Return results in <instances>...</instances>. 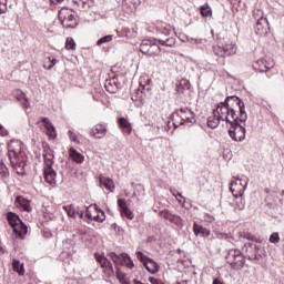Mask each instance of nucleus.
<instances>
[{
    "instance_id": "nucleus-1",
    "label": "nucleus",
    "mask_w": 284,
    "mask_h": 284,
    "mask_svg": "<svg viewBox=\"0 0 284 284\" xmlns=\"http://www.w3.org/2000/svg\"><path fill=\"white\" fill-rule=\"evenodd\" d=\"M21 145L19 140H11L8 143V154L13 170H16L17 174L23 176L26 174V165H28V155Z\"/></svg>"
},
{
    "instance_id": "nucleus-2",
    "label": "nucleus",
    "mask_w": 284,
    "mask_h": 284,
    "mask_svg": "<svg viewBox=\"0 0 284 284\" xmlns=\"http://www.w3.org/2000/svg\"><path fill=\"white\" fill-rule=\"evenodd\" d=\"M247 183L248 180L245 182V185L243 186V183L239 178H233V180L231 181L230 191L232 192L234 199H236V210H245V199H243V194L245 190H247Z\"/></svg>"
},
{
    "instance_id": "nucleus-3",
    "label": "nucleus",
    "mask_w": 284,
    "mask_h": 284,
    "mask_svg": "<svg viewBox=\"0 0 284 284\" xmlns=\"http://www.w3.org/2000/svg\"><path fill=\"white\" fill-rule=\"evenodd\" d=\"M224 103L229 106L230 110H234V113L237 114V118L241 123L247 121V112L245 111V102L236 95L226 97Z\"/></svg>"
},
{
    "instance_id": "nucleus-4",
    "label": "nucleus",
    "mask_w": 284,
    "mask_h": 284,
    "mask_svg": "<svg viewBox=\"0 0 284 284\" xmlns=\"http://www.w3.org/2000/svg\"><path fill=\"white\" fill-rule=\"evenodd\" d=\"M196 114L193 113L190 108H182L178 111L173 112L171 119L173 121L174 128H179V125H184L185 123H196Z\"/></svg>"
},
{
    "instance_id": "nucleus-5",
    "label": "nucleus",
    "mask_w": 284,
    "mask_h": 284,
    "mask_svg": "<svg viewBox=\"0 0 284 284\" xmlns=\"http://www.w3.org/2000/svg\"><path fill=\"white\" fill-rule=\"evenodd\" d=\"M213 114H217L222 121H226V123H234L239 118V113L234 112V109H230L225 102H221L217 104L216 110L213 111Z\"/></svg>"
},
{
    "instance_id": "nucleus-6",
    "label": "nucleus",
    "mask_w": 284,
    "mask_h": 284,
    "mask_svg": "<svg viewBox=\"0 0 284 284\" xmlns=\"http://www.w3.org/2000/svg\"><path fill=\"white\" fill-rule=\"evenodd\" d=\"M229 123L231 125L229 129V136H231V139L235 142L245 141V125L241 124V120L235 118V121Z\"/></svg>"
},
{
    "instance_id": "nucleus-7",
    "label": "nucleus",
    "mask_w": 284,
    "mask_h": 284,
    "mask_svg": "<svg viewBox=\"0 0 284 284\" xmlns=\"http://www.w3.org/2000/svg\"><path fill=\"white\" fill-rule=\"evenodd\" d=\"M59 21L63 26V28H77L79 26V22H77V18L74 14H72V10L70 9H62L59 11L58 14Z\"/></svg>"
},
{
    "instance_id": "nucleus-8",
    "label": "nucleus",
    "mask_w": 284,
    "mask_h": 284,
    "mask_svg": "<svg viewBox=\"0 0 284 284\" xmlns=\"http://www.w3.org/2000/svg\"><path fill=\"white\" fill-rule=\"evenodd\" d=\"M254 32L258 37H267V33L270 32V21H267V18L261 17L257 20Z\"/></svg>"
},
{
    "instance_id": "nucleus-9",
    "label": "nucleus",
    "mask_w": 284,
    "mask_h": 284,
    "mask_svg": "<svg viewBox=\"0 0 284 284\" xmlns=\"http://www.w3.org/2000/svg\"><path fill=\"white\" fill-rule=\"evenodd\" d=\"M229 265H243V253L239 248H232L226 256Z\"/></svg>"
},
{
    "instance_id": "nucleus-10",
    "label": "nucleus",
    "mask_w": 284,
    "mask_h": 284,
    "mask_svg": "<svg viewBox=\"0 0 284 284\" xmlns=\"http://www.w3.org/2000/svg\"><path fill=\"white\" fill-rule=\"evenodd\" d=\"M95 260L98 261L102 270H104L106 276H114V266H112V262H110L108 257L95 254Z\"/></svg>"
},
{
    "instance_id": "nucleus-11",
    "label": "nucleus",
    "mask_w": 284,
    "mask_h": 284,
    "mask_svg": "<svg viewBox=\"0 0 284 284\" xmlns=\"http://www.w3.org/2000/svg\"><path fill=\"white\" fill-rule=\"evenodd\" d=\"M244 247L246 250V256L248 261H261L262 255L258 252L261 250L258 245L248 243L245 244Z\"/></svg>"
},
{
    "instance_id": "nucleus-12",
    "label": "nucleus",
    "mask_w": 284,
    "mask_h": 284,
    "mask_svg": "<svg viewBox=\"0 0 284 284\" xmlns=\"http://www.w3.org/2000/svg\"><path fill=\"white\" fill-rule=\"evenodd\" d=\"M159 215L162 219L170 221V223H173V225H176V227H181V225H183V220L181 219V216H179L176 214H172V212H170V210L160 211Z\"/></svg>"
},
{
    "instance_id": "nucleus-13",
    "label": "nucleus",
    "mask_w": 284,
    "mask_h": 284,
    "mask_svg": "<svg viewBox=\"0 0 284 284\" xmlns=\"http://www.w3.org/2000/svg\"><path fill=\"white\" fill-rule=\"evenodd\" d=\"M44 181L51 187H57V171L52 166H44L43 168Z\"/></svg>"
},
{
    "instance_id": "nucleus-14",
    "label": "nucleus",
    "mask_w": 284,
    "mask_h": 284,
    "mask_svg": "<svg viewBox=\"0 0 284 284\" xmlns=\"http://www.w3.org/2000/svg\"><path fill=\"white\" fill-rule=\"evenodd\" d=\"M43 161L44 168H52L54 165V151L50 149L49 144H43Z\"/></svg>"
},
{
    "instance_id": "nucleus-15",
    "label": "nucleus",
    "mask_w": 284,
    "mask_h": 284,
    "mask_svg": "<svg viewBox=\"0 0 284 284\" xmlns=\"http://www.w3.org/2000/svg\"><path fill=\"white\" fill-rule=\"evenodd\" d=\"M109 256L113 261V263L116 265V267H115L116 278H119V281H121V278L125 277V275L123 273H121V268H119V265H123V253L119 255L115 252H111L109 254Z\"/></svg>"
},
{
    "instance_id": "nucleus-16",
    "label": "nucleus",
    "mask_w": 284,
    "mask_h": 284,
    "mask_svg": "<svg viewBox=\"0 0 284 284\" xmlns=\"http://www.w3.org/2000/svg\"><path fill=\"white\" fill-rule=\"evenodd\" d=\"M118 206L120 207L121 216L123 219H129L132 221L134 219V212L128 207V203L123 199L118 200Z\"/></svg>"
},
{
    "instance_id": "nucleus-17",
    "label": "nucleus",
    "mask_w": 284,
    "mask_h": 284,
    "mask_svg": "<svg viewBox=\"0 0 284 284\" xmlns=\"http://www.w3.org/2000/svg\"><path fill=\"white\" fill-rule=\"evenodd\" d=\"M108 134V126L105 124H95L90 132L91 136L94 139H103Z\"/></svg>"
},
{
    "instance_id": "nucleus-18",
    "label": "nucleus",
    "mask_w": 284,
    "mask_h": 284,
    "mask_svg": "<svg viewBox=\"0 0 284 284\" xmlns=\"http://www.w3.org/2000/svg\"><path fill=\"white\" fill-rule=\"evenodd\" d=\"M104 88L106 92H110V94H116V92H119V88H121V83H119L116 78H112L105 81Z\"/></svg>"
},
{
    "instance_id": "nucleus-19",
    "label": "nucleus",
    "mask_w": 284,
    "mask_h": 284,
    "mask_svg": "<svg viewBox=\"0 0 284 284\" xmlns=\"http://www.w3.org/2000/svg\"><path fill=\"white\" fill-rule=\"evenodd\" d=\"M156 41L158 40H143L140 44V52L142 54H149V57H152V50L150 48H156Z\"/></svg>"
},
{
    "instance_id": "nucleus-20",
    "label": "nucleus",
    "mask_w": 284,
    "mask_h": 284,
    "mask_svg": "<svg viewBox=\"0 0 284 284\" xmlns=\"http://www.w3.org/2000/svg\"><path fill=\"white\" fill-rule=\"evenodd\" d=\"M101 187H105L109 192H114V181L103 175L99 176Z\"/></svg>"
},
{
    "instance_id": "nucleus-21",
    "label": "nucleus",
    "mask_w": 284,
    "mask_h": 284,
    "mask_svg": "<svg viewBox=\"0 0 284 284\" xmlns=\"http://www.w3.org/2000/svg\"><path fill=\"white\" fill-rule=\"evenodd\" d=\"M193 232L195 236H199V234H201V236L207 237L211 234L210 230L203 227V225H200L196 222L193 223Z\"/></svg>"
},
{
    "instance_id": "nucleus-22",
    "label": "nucleus",
    "mask_w": 284,
    "mask_h": 284,
    "mask_svg": "<svg viewBox=\"0 0 284 284\" xmlns=\"http://www.w3.org/2000/svg\"><path fill=\"white\" fill-rule=\"evenodd\" d=\"M119 125L124 134H132V125L125 118L119 119Z\"/></svg>"
},
{
    "instance_id": "nucleus-23",
    "label": "nucleus",
    "mask_w": 284,
    "mask_h": 284,
    "mask_svg": "<svg viewBox=\"0 0 284 284\" xmlns=\"http://www.w3.org/2000/svg\"><path fill=\"white\" fill-rule=\"evenodd\" d=\"M143 196H145V189L138 185L132 194V199H134L135 203H141V201H143Z\"/></svg>"
},
{
    "instance_id": "nucleus-24",
    "label": "nucleus",
    "mask_w": 284,
    "mask_h": 284,
    "mask_svg": "<svg viewBox=\"0 0 284 284\" xmlns=\"http://www.w3.org/2000/svg\"><path fill=\"white\" fill-rule=\"evenodd\" d=\"M7 221L13 230L18 223H21V217H19V215L14 212H8L7 213Z\"/></svg>"
},
{
    "instance_id": "nucleus-25",
    "label": "nucleus",
    "mask_w": 284,
    "mask_h": 284,
    "mask_svg": "<svg viewBox=\"0 0 284 284\" xmlns=\"http://www.w3.org/2000/svg\"><path fill=\"white\" fill-rule=\"evenodd\" d=\"M145 270H148V272H150V274H156L159 272V270H161V266H159V263H156L154 260H149L145 264H144Z\"/></svg>"
},
{
    "instance_id": "nucleus-26",
    "label": "nucleus",
    "mask_w": 284,
    "mask_h": 284,
    "mask_svg": "<svg viewBox=\"0 0 284 284\" xmlns=\"http://www.w3.org/2000/svg\"><path fill=\"white\" fill-rule=\"evenodd\" d=\"M138 6H141V0H123L122 1V7L129 8V12H134Z\"/></svg>"
},
{
    "instance_id": "nucleus-27",
    "label": "nucleus",
    "mask_w": 284,
    "mask_h": 284,
    "mask_svg": "<svg viewBox=\"0 0 284 284\" xmlns=\"http://www.w3.org/2000/svg\"><path fill=\"white\" fill-rule=\"evenodd\" d=\"M222 119L217 113H213L212 116H209L207 119V126L211 128V130H214L219 128V124L221 123Z\"/></svg>"
},
{
    "instance_id": "nucleus-28",
    "label": "nucleus",
    "mask_w": 284,
    "mask_h": 284,
    "mask_svg": "<svg viewBox=\"0 0 284 284\" xmlns=\"http://www.w3.org/2000/svg\"><path fill=\"white\" fill-rule=\"evenodd\" d=\"M73 3L82 10H90L94 6V0H73Z\"/></svg>"
},
{
    "instance_id": "nucleus-29",
    "label": "nucleus",
    "mask_w": 284,
    "mask_h": 284,
    "mask_svg": "<svg viewBox=\"0 0 284 284\" xmlns=\"http://www.w3.org/2000/svg\"><path fill=\"white\" fill-rule=\"evenodd\" d=\"M16 99L23 105L24 110H28V108H30V102L23 91H18V93L16 94Z\"/></svg>"
},
{
    "instance_id": "nucleus-30",
    "label": "nucleus",
    "mask_w": 284,
    "mask_h": 284,
    "mask_svg": "<svg viewBox=\"0 0 284 284\" xmlns=\"http://www.w3.org/2000/svg\"><path fill=\"white\" fill-rule=\"evenodd\" d=\"M13 232L16 234H19L20 236H26V234H28V226L26 225V223H23V221L20 220V223L16 225Z\"/></svg>"
},
{
    "instance_id": "nucleus-31",
    "label": "nucleus",
    "mask_w": 284,
    "mask_h": 284,
    "mask_svg": "<svg viewBox=\"0 0 284 284\" xmlns=\"http://www.w3.org/2000/svg\"><path fill=\"white\" fill-rule=\"evenodd\" d=\"M17 203L23 207L24 212H32V206H30V201H28L23 196H17L16 197Z\"/></svg>"
},
{
    "instance_id": "nucleus-32",
    "label": "nucleus",
    "mask_w": 284,
    "mask_h": 284,
    "mask_svg": "<svg viewBox=\"0 0 284 284\" xmlns=\"http://www.w3.org/2000/svg\"><path fill=\"white\" fill-rule=\"evenodd\" d=\"M12 267H13V272H17L19 276H23V274H26V270L23 268V264L21 263V261L14 258L12 261Z\"/></svg>"
},
{
    "instance_id": "nucleus-33",
    "label": "nucleus",
    "mask_w": 284,
    "mask_h": 284,
    "mask_svg": "<svg viewBox=\"0 0 284 284\" xmlns=\"http://www.w3.org/2000/svg\"><path fill=\"white\" fill-rule=\"evenodd\" d=\"M69 152L72 161H74L75 163H81L82 161L85 160V156L79 153L74 148H71Z\"/></svg>"
},
{
    "instance_id": "nucleus-34",
    "label": "nucleus",
    "mask_w": 284,
    "mask_h": 284,
    "mask_svg": "<svg viewBox=\"0 0 284 284\" xmlns=\"http://www.w3.org/2000/svg\"><path fill=\"white\" fill-rule=\"evenodd\" d=\"M122 265H125L129 270H134V261L128 253H122Z\"/></svg>"
},
{
    "instance_id": "nucleus-35",
    "label": "nucleus",
    "mask_w": 284,
    "mask_h": 284,
    "mask_svg": "<svg viewBox=\"0 0 284 284\" xmlns=\"http://www.w3.org/2000/svg\"><path fill=\"white\" fill-rule=\"evenodd\" d=\"M223 48L225 57H232V54H236V44L226 43Z\"/></svg>"
},
{
    "instance_id": "nucleus-36",
    "label": "nucleus",
    "mask_w": 284,
    "mask_h": 284,
    "mask_svg": "<svg viewBox=\"0 0 284 284\" xmlns=\"http://www.w3.org/2000/svg\"><path fill=\"white\" fill-rule=\"evenodd\" d=\"M158 43H160V45H164L165 48H172L175 45L176 39L174 38H166L165 40L158 39Z\"/></svg>"
},
{
    "instance_id": "nucleus-37",
    "label": "nucleus",
    "mask_w": 284,
    "mask_h": 284,
    "mask_svg": "<svg viewBox=\"0 0 284 284\" xmlns=\"http://www.w3.org/2000/svg\"><path fill=\"white\" fill-rule=\"evenodd\" d=\"M178 92L184 93L185 90H190V81L189 80H181L176 85Z\"/></svg>"
},
{
    "instance_id": "nucleus-38",
    "label": "nucleus",
    "mask_w": 284,
    "mask_h": 284,
    "mask_svg": "<svg viewBox=\"0 0 284 284\" xmlns=\"http://www.w3.org/2000/svg\"><path fill=\"white\" fill-rule=\"evenodd\" d=\"M85 234H88V231L85 229H77L73 231V239H77L78 241H83V239H85Z\"/></svg>"
},
{
    "instance_id": "nucleus-39",
    "label": "nucleus",
    "mask_w": 284,
    "mask_h": 284,
    "mask_svg": "<svg viewBox=\"0 0 284 284\" xmlns=\"http://www.w3.org/2000/svg\"><path fill=\"white\" fill-rule=\"evenodd\" d=\"M265 61L264 59L262 60H257L254 64H253V70H255V72H265V69L264 68H267L266 64H265Z\"/></svg>"
},
{
    "instance_id": "nucleus-40",
    "label": "nucleus",
    "mask_w": 284,
    "mask_h": 284,
    "mask_svg": "<svg viewBox=\"0 0 284 284\" xmlns=\"http://www.w3.org/2000/svg\"><path fill=\"white\" fill-rule=\"evenodd\" d=\"M200 14H202V17H212V7H210L209 3L201 6Z\"/></svg>"
},
{
    "instance_id": "nucleus-41",
    "label": "nucleus",
    "mask_w": 284,
    "mask_h": 284,
    "mask_svg": "<svg viewBox=\"0 0 284 284\" xmlns=\"http://www.w3.org/2000/svg\"><path fill=\"white\" fill-rule=\"evenodd\" d=\"M171 194L176 199L179 203H182V205H185V197L181 192H179L176 189H170Z\"/></svg>"
},
{
    "instance_id": "nucleus-42",
    "label": "nucleus",
    "mask_w": 284,
    "mask_h": 284,
    "mask_svg": "<svg viewBox=\"0 0 284 284\" xmlns=\"http://www.w3.org/2000/svg\"><path fill=\"white\" fill-rule=\"evenodd\" d=\"M0 176H2V179H8V176H10V171L8 170V166H6V163H3V160H0Z\"/></svg>"
},
{
    "instance_id": "nucleus-43",
    "label": "nucleus",
    "mask_w": 284,
    "mask_h": 284,
    "mask_svg": "<svg viewBox=\"0 0 284 284\" xmlns=\"http://www.w3.org/2000/svg\"><path fill=\"white\" fill-rule=\"evenodd\" d=\"M64 212H67L70 219H77V209L74 205L63 206Z\"/></svg>"
},
{
    "instance_id": "nucleus-44",
    "label": "nucleus",
    "mask_w": 284,
    "mask_h": 284,
    "mask_svg": "<svg viewBox=\"0 0 284 284\" xmlns=\"http://www.w3.org/2000/svg\"><path fill=\"white\" fill-rule=\"evenodd\" d=\"M45 129L49 139H57V129H54V124L51 123L48 126H45Z\"/></svg>"
},
{
    "instance_id": "nucleus-45",
    "label": "nucleus",
    "mask_w": 284,
    "mask_h": 284,
    "mask_svg": "<svg viewBox=\"0 0 284 284\" xmlns=\"http://www.w3.org/2000/svg\"><path fill=\"white\" fill-rule=\"evenodd\" d=\"M213 52L216 57L225 58L224 48L221 45H213Z\"/></svg>"
},
{
    "instance_id": "nucleus-46",
    "label": "nucleus",
    "mask_w": 284,
    "mask_h": 284,
    "mask_svg": "<svg viewBox=\"0 0 284 284\" xmlns=\"http://www.w3.org/2000/svg\"><path fill=\"white\" fill-rule=\"evenodd\" d=\"M136 258L142 262V265H145L151 258L143 254L142 251L135 252Z\"/></svg>"
},
{
    "instance_id": "nucleus-47",
    "label": "nucleus",
    "mask_w": 284,
    "mask_h": 284,
    "mask_svg": "<svg viewBox=\"0 0 284 284\" xmlns=\"http://www.w3.org/2000/svg\"><path fill=\"white\" fill-rule=\"evenodd\" d=\"M65 48L67 50H77V42H74V39L67 38Z\"/></svg>"
},
{
    "instance_id": "nucleus-48",
    "label": "nucleus",
    "mask_w": 284,
    "mask_h": 284,
    "mask_svg": "<svg viewBox=\"0 0 284 284\" xmlns=\"http://www.w3.org/2000/svg\"><path fill=\"white\" fill-rule=\"evenodd\" d=\"M112 41V36H104L98 40L97 45H103V43H110Z\"/></svg>"
},
{
    "instance_id": "nucleus-49",
    "label": "nucleus",
    "mask_w": 284,
    "mask_h": 284,
    "mask_svg": "<svg viewBox=\"0 0 284 284\" xmlns=\"http://www.w3.org/2000/svg\"><path fill=\"white\" fill-rule=\"evenodd\" d=\"M8 11V0H0V14H6Z\"/></svg>"
},
{
    "instance_id": "nucleus-50",
    "label": "nucleus",
    "mask_w": 284,
    "mask_h": 284,
    "mask_svg": "<svg viewBox=\"0 0 284 284\" xmlns=\"http://www.w3.org/2000/svg\"><path fill=\"white\" fill-rule=\"evenodd\" d=\"M270 243H278L281 241V236L278 235L277 232H274L271 234L270 239H268Z\"/></svg>"
},
{
    "instance_id": "nucleus-51",
    "label": "nucleus",
    "mask_w": 284,
    "mask_h": 284,
    "mask_svg": "<svg viewBox=\"0 0 284 284\" xmlns=\"http://www.w3.org/2000/svg\"><path fill=\"white\" fill-rule=\"evenodd\" d=\"M124 33L128 39H134L136 37V30L134 29H124Z\"/></svg>"
},
{
    "instance_id": "nucleus-52",
    "label": "nucleus",
    "mask_w": 284,
    "mask_h": 284,
    "mask_svg": "<svg viewBox=\"0 0 284 284\" xmlns=\"http://www.w3.org/2000/svg\"><path fill=\"white\" fill-rule=\"evenodd\" d=\"M240 236H241V239H246L247 241L254 240V235H252V233L245 232V231L240 232Z\"/></svg>"
},
{
    "instance_id": "nucleus-53",
    "label": "nucleus",
    "mask_w": 284,
    "mask_h": 284,
    "mask_svg": "<svg viewBox=\"0 0 284 284\" xmlns=\"http://www.w3.org/2000/svg\"><path fill=\"white\" fill-rule=\"evenodd\" d=\"M10 132L8 131V129H6V126L0 124V136H8Z\"/></svg>"
},
{
    "instance_id": "nucleus-54",
    "label": "nucleus",
    "mask_w": 284,
    "mask_h": 284,
    "mask_svg": "<svg viewBox=\"0 0 284 284\" xmlns=\"http://www.w3.org/2000/svg\"><path fill=\"white\" fill-rule=\"evenodd\" d=\"M93 220H95L98 223H103V221H105V212H102L101 215H97Z\"/></svg>"
},
{
    "instance_id": "nucleus-55",
    "label": "nucleus",
    "mask_w": 284,
    "mask_h": 284,
    "mask_svg": "<svg viewBox=\"0 0 284 284\" xmlns=\"http://www.w3.org/2000/svg\"><path fill=\"white\" fill-rule=\"evenodd\" d=\"M140 87L142 88V89H141L142 92H143V90H148V91L151 90L150 84L143 83V79L140 80Z\"/></svg>"
},
{
    "instance_id": "nucleus-56",
    "label": "nucleus",
    "mask_w": 284,
    "mask_h": 284,
    "mask_svg": "<svg viewBox=\"0 0 284 284\" xmlns=\"http://www.w3.org/2000/svg\"><path fill=\"white\" fill-rule=\"evenodd\" d=\"M204 221H206V223H214V216H212L210 214H205Z\"/></svg>"
},
{
    "instance_id": "nucleus-57",
    "label": "nucleus",
    "mask_w": 284,
    "mask_h": 284,
    "mask_svg": "<svg viewBox=\"0 0 284 284\" xmlns=\"http://www.w3.org/2000/svg\"><path fill=\"white\" fill-rule=\"evenodd\" d=\"M152 53V57H154V54H158V52H161V47H159V44H156V48H150Z\"/></svg>"
},
{
    "instance_id": "nucleus-58",
    "label": "nucleus",
    "mask_w": 284,
    "mask_h": 284,
    "mask_svg": "<svg viewBox=\"0 0 284 284\" xmlns=\"http://www.w3.org/2000/svg\"><path fill=\"white\" fill-rule=\"evenodd\" d=\"M41 122L45 124V128H48L49 125H52V122L48 118H41Z\"/></svg>"
},
{
    "instance_id": "nucleus-59",
    "label": "nucleus",
    "mask_w": 284,
    "mask_h": 284,
    "mask_svg": "<svg viewBox=\"0 0 284 284\" xmlns=\"http://www.w3.org/2000/svg\"><path fill=\"white\" fill-rule=\"evenodd\" d=\"M69 138L71 141H73V143H77V134H74V132L69 131Z\"/></svg>"
},
{
    "instance_id": "nucleus-60",
    "label": "nucleus",
    "mask_w": 284,
    "mask_h": 284,
    "mask_svg": "<svg viewBox=\"0 0 284 284\" xmlns=\"http://www.w3.org/2000/svg\"><path fill=\"white\" fill-rule=\"evenodd\" d=\"M265 65L266 67H264V72H267V70H272V68H274V64L268 63L267 60H265Z\"/></svg>"
},
{
    "instance_id": "nucleus-61",
    "label": "nucleus",
    "mask_w": 284,
    "mask_h": 284,
    "mask_svg": "<svg viewBox=\"0 0 284 284\" xmlns=\"http://www.w3.org/2000/svg\"><path fill=\"white\" fill-rule=\"evenodd\" d=\"M75 216H79L80 219H83V216H84L83 210L77 209V211H75Z\"/></svg>"
},
{
    "instance_id": "nucleus-62",
    "label": "nucleus",
    "mask_w": 284,
    "mask_h": 284,
    "mask_svg": "<svg viewBox=\"0 0 284 284\" xmlns=\"http://www.w3.org/2000/svg\"><path fill=\"white\" fill-rule=\"evenodd\" d=\"M149 282L151 284H159L160 281L158 278H154V277H149Z\"/></svg>"
},
{
    "instance_id": "nucleus-63",
    "label": "nucleus",
    "mask_w": 284,
    "mask_h": 284,
    "mask_svg": "<svg viewBox=\"0 0 284 284\" xmlns=\"http://www.w3.org/2000/svg\"><path fill=\"white\" fill-rule=\"evenodd\" d=\"M191 41H193V43H196L197 45L203 43V39H191Z\"/></svg>"
},
{
    "instance_id": "nucleus-64",
    "label": "nucleus",
    "mask_w": 284,
    "mask_h": 284,
    "mask_svg": "<svg viewBox=\"0 0 284 284\" xmlns=\"http://www.w3.org/2000/svg\"><path fill=\"white\" fill-rule=\"evenodd\" d=\"M49 61H50L51 65H53V67L57 65V59L49 57Z\"/></svg>"
}]
</instances>
